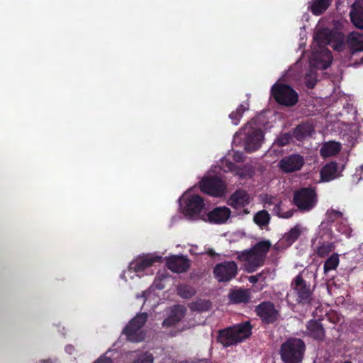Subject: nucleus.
I'll return each instance as SVG.
<instances>
[{
    "label": "nucleus",
    "instance_id": "obj_37",
    "mask_svg": "<svg viewBox=\"0 0 363 363\" xmlns=\"http://www.w3.org/2000/svg\"><path fill=\"white\" fill-rule=\"evenodd\" d=\"M133 363H153L152 354L145 353L138 357Z\"/></svg>",
    "mask_w": 363,
    "mask_h": 363
},
{
    "label": "nucleus",
    "instance_id": "obj_29",
    "mask_svg": "<svg viewBox=\"0 0 363 363\" xmlns=\"http://www.w3.org/2000/svg\"><path fill=\"white\" fill-rule=\"evenodd\" d=\"M339 262V255L337 253L333 254L324 264V273L327 274L329 271L335 269Z\"/></svg>",
    "mask_w": 363,
    "mask_h": 363
},
{
    "label": "nucleus",
    "instance_id": "obj_21",
    "mask_svg": "<svg viewBox=\"0 0 363 363\" xmlns=\"http://www.w3.org/2000/svg\"><path fill=\"white\" fill-rule=\"evenodd\" d=\"M250 203V196L244 190L234 192L228 201V204L235 208H240Z\"/></svg>",
    "mask_w": 363,
    "mask_h": 363
},
{
    "label": "nucleus",
    "instance_id": "obj_35",
    "mask_svg": "<svg viewBox=\"0 0 363 363\" xmlns=\"http://www.w3.org/2000/svg\"><path fill=\"white\" fill-rule=\"evenodd\" d=\"M325 217L328 222H334L338 218H343V213L341 211L330 208L326 211Z\"/></svg>",
    "mask_w": 363,
    "mask_h": 363
},
{
    "label": "nucleus",
    "instance_id": "obj_45",
    "mask_svg": "<svg viewBox=\"0 0 363 363\" xmlns=\"http://www.w3.org/2000/svg\"><path fill=\"white\" fill-rule=\"evenodd\" d=\"M42 363H53V362L51 359H48V360H43Z\"/></svg>",
    "mask_w": 363,
    "mask_h": 363
},
{
    "label": "nucleus",
    "instance_id": "obj_36",
    "mask_svg": "<svg viewBox=\"0 0 363 363\" xmlns=\"http://www.w3.org/2000/svg\"><path fill=\"white\" fill-rule=\"evenodd\" d=\"M273 211H274V213H276L279 217H281L283 218H291L293 216L294 212V210H289V211L282 213L281 207L277 204H276V206L274 207Z\"/></svg>",
    "mask_w": 363,
    "mask_h": 363
},
{
    "label": "nucleus",
    "instance_id": "obj_22",
    "mask_svg": "<svg viewBox=\"0 0 363 363\" xmlns=\"http://www.w3.org/2000/svg\"><path fill=\"white\" fill-rule=\"evenodd\" d=\"M347 43L352 55L363 51V34L356 31L351 32L347 36Z\"/></svg>",
    "mask_w": 363,
    "mask_h": 363
},
{
    "label": "nucleus",
    "instance_id": "obj_19",
    "mask_svg": "<svg viewBox=\"0 0 363 363\" xmlns=\"http://www.w3.org/2000/svg\"><path fill=\"white\" fill-rule=\"evenodd\" d=\"M167 265L171 271L181 273L188 269L189 262L184 256H172L167 259Z\"/></svg>",
    "mask_w": 363,
    "mask_h": 363
},
{
    "label": "nucleus",
    "instance_id": "obj_25",
    "mask_svg": "<svg viewBox=\"0 0 363 363\" xmlns=\"http://www.w3.org/2000/svg\"><path fill=\"white\" fill-rule=\"evenodd\" d=\"M310 335L315 339H322L324 337L323 325L316 320H311L307 325Z\"/></svg>",
    "mask_w": 363,
    "mask_h": 363
},
{
    "label": "nucleus",
    "instance_id": "obj_14",
    "mask_svg": "<svg viewBox=\"0 0 363 363\" xmlns=\"http://www.w3.org/2000/svg\"><path fill=\"white\" fill-rule=\"evenodd\" d=\"M257 315L264 323H273L279 317L278 311L276 310L274 304L271 302H263L256 307Z\"/></svg>",
    "mask_w": 363,
    "mask_h": 363
},
{
    "label": "nucleus",
    "instance_id": "obj_3",
    "mask_svg": "<svg viewBox=\"0 0 363 363\" xmlns=\"http://www.w3.org/2000/svg\"><path fill=\"white\" fill-rule=\"evenodd\" d=\"M237 137L242 140L244 148L247 152L259 149L264 139L263 132L255 121L248 122L237 133Z\"/></svg>",
    "mask_w": 363,
    "mask_h": 363
},
{
    "label": "nucleus",
    "instance_id": "obj_4",
    "mask_svg": "<svg viewBox=\"0 0 363 363\" xmlns=\"http://www.w3.org/2000/svg\"><path fill=\"white\" fill-rule=\"evenodd\" d=\"M312 290L301 274L291 283V289L286 294V300L291 303L308 304L312 300Z\"/></svg>",
    "mask_w": 363,
    "mask_h": 363
},
{
    "label": "nucleus",
    "instance_id": "obj_31",
    "mask_svg": "<svg viewBox=\"0 0 363 363\" xmlns=\"http://www.w3.org/2000/svg\"><path fill=\"white\" fill-rule=\"evenodd\" d=\"M301 233V228L300 225H295L290 231L284 235V238L289 244L294 242L300 236Z\"/></svg>",
    "mask_w": 363,
    "mask_h": 363
},
{
    "label": "nucleus",
    "instance_id": "obj_6",
    "mask_svg": "<svg viewBox=\"0 0 363 363\" xmlns=\"http://www.w3.org/2000/svg\"><path fill=\"white\" fill-rule=\"evenodd\" d=\"M305 345L298 338H291L281 345L280 354L285 363H298L302 360Z\"/></svg>",
    "mask_w": 363,
    "mask_h": 363
},
{
    "label": "nucleus",
    "instance_id": "obj_44",
    "mask_svg": "<svg viewBox=\"0 0 363 363\" xmlns=\"http://www.w3.org/2000/svg\"><path fill=\"white\" fill-rule=\"evenodd\" d=\"M314 85H315V82H311V81L307 82L308 87L313 88L314 86Z\"/></svg>",
    "mask_w": 363,
    "mask_h": 363
},
{
    "label": "nucleus",
    "instance_id": "obj_5",
    "mask_svg": "<svg viewBox=\"0 0 363 363\" xmlns=\"http://www.w3.org/2000/svg\"><path fill=\"white\" fill-rule=\"evenodd\" d=\"M252 327L249 321L235 325L220 332L218 340L228 347L242 342L251 335Z\"/></svg>",
    "mask_w": 363,
    "mask_h": 363
},
{
    "label": "nucleus",
    "instance_id": "obj_7",
    "mask_svg": "<svg viewBox=\"0 0 363 363\" xmlns=\"http://www.w3.org/2000/svg\"><path fill=\"white\" fill-rule=\"evenodd\" d=\"M147 313H143L134 317L125 328L123 332L128 340L131 342H140L145 338V333L142 328L147 321Z\"/></svg>",
    "mask_w": 363,
    "mask_h": 363
},
{
    "label": "nucleus",
    "instance_id": "obj_42",
    "mask_svg": "<svg viewBox=\"0 0 363 363\" xmlns=\"http://www.w3.org/2000/svg\"><path fill=\"white\" fill-rule=\"evenodd\" d=\"M233 157L236 162H240L242 160V154L241 153L234 152Z\"/></svg>",
    "mask_w": 363,
    "mask_h": 363
},
{
    "label": "nucleus",
    "instance_id": "obj_18",
    "mask_svg": "<svg viewBox=\"0 0 363 363\" xmlns=\"http://www.w3.org/2000/svg\"><path fill=\"white\" fill-rule=\"evenodd\" d=\"M228 296L231 303L239 304L249 303L252 295L249 289L238 288L231 289Z\"/></svg>",
    "mask_w": 363,
    "mask_h": 363
},
{
    "label": "nucleus",
    "instance_id": "obj_41",
    "mask_svg": "<svg viewBox=\"0 0 363 363\" xmlns=\"http://www.w3.org/2000/svg\"><path fill=\"white\" fill-rule=\"evenodd\" d=\"M262 277V274L259 273L257 275L250 276L248 277V280L250 283L255 284L258 281L259 279Z\"/></svg>",
    "mask_w": 363,
    "mask_h": 363
},
{
    "label": "nucleus",
    "instance_id": "obj_26",
    "mask_svg": "<svg viewBox=\"0 0 363 363\" xmlns=\"http://www.w3.org/2000/svg\"><path fill=\"white\" fill-rule=\"evenodd\" d=\"M310 9L315 15H320L323 13L329 6V0H312L310 3Z\"/></svg>",
    "mask_w": 363,
    "mask_h": 363
},
{
    "label": "nucleus",
    "instance_id": "obj_46",
    "mask_svg": "<svg viewBox=\"0 0 363 363\" xmlns=\"http://www.w3.org/2000/svg\"><path fill=\"white\" fill-rule=\"evenodd\" d=\"M363 63V57L361 58V62L359 64H362Z\"/></svg>",
    "mask_w": 363,
    "mask_h": 363
},
{
    "label": "nucleus",
    "instance_id": "obj_40",
    "mask_svg": "<svg viewBox=\"0 0 363 363\" xmlns=\"http://www.w3.org/2000/svg\"><path fill=\"white\" fill-rule=\"evenodd\" d=\"M94 363H113V361L109 357L101 356L99 359H97Z\"/></svg>",
    "mask_w": 363,
    "mask_h": 363
},
{
    "label": "nucleus",
    "instance_id": "obj_10",
    "mask_svg": "<svg viewBox=\"0 0 363 363\" xmlns=\"http://www.w3.org/2000/svg\"><path fill=\"white\" fill-rule=\"evenodd\" d=\"M184 203L182 206V212L188 218L198 216L204 208L203 199L198 195L184 196Z\"/></svg>",
    "mask_w": 363,
    "mask_h": 363
},
{
    "label": "nucleus",
    "instance_id": "obj_43",
    "mask_svg": "<svg viewBox=\"0 0 363 363\" xmlns=\"http://www.w3.org/2000/svg\"><path fill=\"white\" fill-rule=\"evenodd\" d=\"M206 253L210 256V257H214L216 255H217V253L213 250V249H208L207 251H206Z\"/></svg>",
    "mask_w": 363,
    "mask_h": 363
},
{
    "label": "nucleus",
    "instance_id": "obj_38",
    "mask_svg": "<svg viewBox=\"0 0 363 363\" xmlns=\"http://www.w3.org/2000/svg\"><path fill=\"white\" fill-rule=\"evenodd\" d=\"M291 140V136L287 134H283L280 135L276 140V144L279 146H284L289 143V141Z\"/></svg>",
    "mask_w": 363,
    "mask_h": 363
},
{
    "label": "nucleus",
    "instance_id": "obj_13",
    "mask_svg": "<svg viewBox=\"0 0 363 363\" xmlns=\"http://www.w3.org/2000/svg\"><path fill=\"white\" fill-rule=\"evenodd\" d=\"M186 308L182 305H174L169 308L167 317L163 320L162 328L174 327L185 316Z\"/></svg>",
    "mask_w": 363,
    "mask_h": 363
},
{
    "label": "nucleus",
    "instance_id": "obj_24",
    "mask_svg": "<svg viewBox=\"0 0 363 363\" xmlns=\"http://www.w3.org/2000/svg\"><path fill=\"white\" fill-rule=\"evenodd\" d=\"M341 145L339 143L330 141L325 143L320 149V155L323 157H332L340 150Z\"/></svg>",
    "mask_w": 363,
    "mask_h": 363
},
{
    "label": "nucleus",
    "instance_id": "obj_28",
    "mask_svg": "<svg viewBox=\"0 0 363 363\" xmlns=\"http://www.w3.org/2000/svg\"><path fill=\"white\" fill-rule=\"evenodd\" d=\"M220 167L224 172H233L236 175H238L240 177H244L242 171L240 169L237 168L228 159H222L220 161Z\"/></svg>",
    "mask_w": 363,
    "mask_h": 363
},
{
    "label": "nucleus",
    "instance_id": "obj_30",
    "mask_svg": "<svg viewBox=\"0 0 363 363\" xmlns=\"http://www.w3.org/2000/svg\"><path fill=\"white\" fill-rule=\"evenodd\" d=\"M255 223L259 226L267 225L270 220V216L268 212L265 210L258 211L253 218Z\"/></svg>",
    "mask_w": 363,
    "mask_h": 363
},
{
    "label": "nucleus",
    "instance_id": "obj_16",
    "mask_svg": "<svg viewBox=\"0 0 363 363\" xmlns=\"http://www.w3.org/2000/svg\"><path fill=\"white\" fill-rule=\"evenodd\" d=\"M161 259V257L152 255L139 257L130 263V268L135 272H142L146 268L151 267L153 263L160 262Z\"/></svg>",
    "mask_w": 363,
    "mask_h": 363
},
{
    "label": "nucleus",
    "instance_id": "obj_34",
    "mask_svg": "<svg viewBox=\"0 0 363 363\" xmlns=\"http://www.w3.org/2000/svg\"><path fill=\"white\" fill-rule=\"evenodd\" d=\"M334 248L335 247L333 243H323L318 247L317 255L320 257H323L332 252Z\"/></svg>",
    "mask_w": 363,
    "mask_h": 363
},
{
    "label": "nucleus",
    "instance_id": "obj_2",
    "mask_svg": "<svg viewBox=\"0 0 363 363\" xmlns=\"http://www.w3.org/2000/svg\"><path fill=\"white\" fill-rule=\"evenodd\" d=\"M271 247L270 241H261L249 250L238 252L237 258L243 262L245 271L252 273L264 264Z\"/></svg>",
    "mask_w": 363,
    "mask_h": 363
},
{
    "label": "nucleus",
    "instance_id": "obj_15",
    "mask_svg": "<svg viewBox=\"0 0 363 363\" xmlns=\"http://www.w3.org/2000/svg\"><path fill=\"white\" fill-rule=\"evenodd\" d=\"M303 158L299 155H291L284 157L279 163V167L285 173L299 170L303 164Z\"/></svg>",
    "mask_w": 363,
    "mask_h": 363
},
{
    "label": "nucleus",
    "instance_id": "obj_17",
    "mask_svg": "<svg viewBox=\"0 0 363 363\" xmlns=\"http://www.w3.org/2000/svg\"><path fill=\"white\" fill-rule=\"evenodd\" d=\"M230 208L223 206L217 207L207 214L208 220L212 223H225L230 217Z\"/></svg>",
    "mask_w": 363,
    "mask_h": 363
},
{
    "label": "nucleus",
    "instance_id": "obj_8",
    "mask_svg": "<svg viewBox=\"0 0 363 363\" xmlns=\"http://www.w3.org/2000/svg\"><path fill=\"white\" fill-rule=\"evenodd\" d=\"M272 92L275 100L280 104L292 106L298 101L297 93L289 85L274 84L272 88Z\"/></svg>",
    "mask_w": 363,
    "mask_h": 363
},
{
    "label": "nucleus",
    "instance_id": "obj_12",
    "mask_svg": "<svg viewBox=\"0 0 363 363\" xmlns=\"http://www.w3.org/2000/svg\"><path fill=\"white\" fill-rule=\"evenodd\" d=\"M202 191L213 196L220 197L225 193V185L222 180L216 177L204 178L200 182Z\"/></svg>",
    "mask_w": 363,
    "mask_h": 363
},
{
    "label": "nucleus",
    "instance_id": "obj_23",
    "mask_svg": "<svg viewBox=\"0 0 363 363\" xmlns=\"http://www.w3.org/2000/svg\"><path fill=\"white\" fill-rule=\"evenodd\" d=\"M337 164L335 162H330L325 164L321 169L320 176L324 182H329L334 179L337 176Z\"/></svg>",
    "mask_w": 363,
    "mask_h": 363
},
{
    "label": "nucleus",
    "instance_id": "obj_20",
    "mask_svg": "<svg viewBox=\"0 0 363 363\" xmlns=\"http://www.w3.org/2000/svg\"><path fill=\"white\" fill-rule=\"evenodd\" d=\"M350 16L353 25L357 28L363 30V1L354 3Z\"/></svg>",
    "mask_w": 363,
    "mask_h": 363
},
{
    "label": "nucleus",
    "instance_id": "obj_39",
    "mask_svg": "<svg viewBox=\"0 0 363 363\" xmlns=\"http://www.w3.org/2000/svg\"><path fill=\"white\" fill-rule=\"evenodd\" d=\"M264 205H274V207L276 206V204L280 206L281 203V201L280 200L272 196H266L265 199H264Z\"/></svg>",
    "mask_w": 363,
    "mask_h": 363
},
{
    "label": "nucleus",
    "instance_id": "obj_32",
    "mask_svg": "<svg viewBox=\"0 0 363 363\" xmlns=\"http://www.w3.org/2000/svg\"><path fill=\"white\" fill-rule=\"evenodd\" d=\"M177 294L184 298H191L196 293L194 287L189 285H179L177 289Z\"/></svg>",
    "mask_w": 363,
    "mask_h": 363
},
{
    "label": "nucleus",
    "instance_id": "obj_33",
    "mask_svg": "<svg viewBox=\"0 0 363 363\" xmlns=\"http://www.w3.org/2000/svg\"><path fill=\"white\" fill-rule=\"evenodd\" d=\"M248 108L247 105L241 104L237 108L235 111L232 112L229 117L232 120V122L235 125H238L242 113Z\"/></svg>",
    "mask_w": 363,
    "mask_h": 363
},
{
    "label": "nucleus",
    "instance_id": "obj_1",
    "mask_svg": "<svg viewBox=\"0 0 363 363\" xmlns=\"http://www.w3.org/2000/svg\"><path fill=\"white\" fill-rule=\"evenodd\" d=\"M344 35L337 30H331L324 28L318 30L314 36L312 45V54L310 57V64L312 67L318 69H327L331 62L330 52L325 48L330 45L336 50H340L343 48Z\"/></svg>",
    "mask_w": 363,
    "mask_h": 363
},
{
    "label": "nucleus",
    "instance_id": "obj_9",
    "mask_svg": "<svg viewBox=\"0 0 363 363\" xmlns=\"http://www.w3.org/2000/svg\"><path fill=\"white\" fill-rule=\"evenodd\" d=\"M318 201L317 194L310 188H303L294 193V202L301 211H309L313 209Z\"/></svg>",
    "mask_w": 363,
    "mask_h": 363
},
{
    "label": "nucleus",
    "instance_id": "obj_11",
    "mask_svg": "<svg viewBox=\"0 0 363 363\" xmlns=\"http://www.w3.org/2000/svg\"><path fill=\"white\" fill-rule=\"evenodd\" d=\"M238 272L237 264L233 261L217 264L213 268L215 278L219 282H227L234 278Z\"/></svg>",
    "mask_w": 363,
    "mask_h": 363
},
{
    "label": "nucleus",
    "instance_id": "obj_27",
    "mask_svg": "<svg viewBox=\"0 0 363 363\" xmlns=\"http://www.w3.org/2000/svg\"><path fill=\"white\" fill-rule=\"evenodd\" d=\"M312 128L307 123H303L298 125L294 130V136L298 140H301L311 135Z\"/></svg>",
    "mask_w": 363,
    "mask_h": 363
}]
</instances>
